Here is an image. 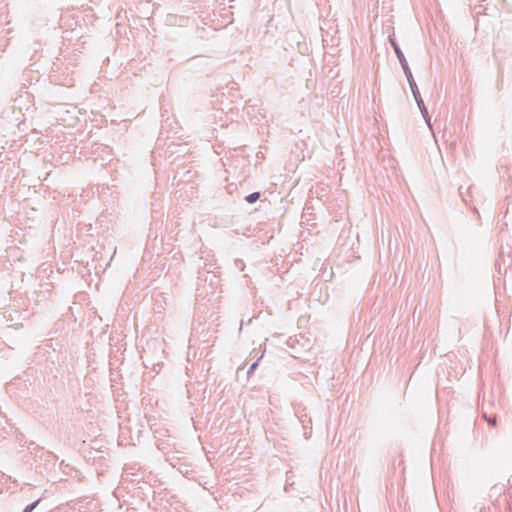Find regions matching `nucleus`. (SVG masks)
<instances>
[{"label": "nucleus", "mask_w": 512, "mask_h": 512, "mask_svg": "<svg viewBox=\"0 0 512 512\" xmlns=\"http://www.w3.org/2000/svg\"><path fill=\"white\" fill-rule=\"evenodd\" d=\"M260 197V194L258 192H254L246 197V200L248 203H254L256 202Z\"/></svg>", "instance_id": "nucleus-1"}, {"label": "nucleus", "mask_w": 512, "mask_h": 512, "mask_svg": "<svg viewBox=\"0 0 512 512\" xmlns=\"http://www.w3.org/2000/svg\"><path fill=\"white\" fill-rule=\"evenodd\" d=\"M39 501H36L35 503L27 506L25 509H24V512H32L35 507L38 505Z\"/></svg>", "instance_id": "nucleus-2"}, {"label": "nucleus", "mask_w": 512, "mask_h": 512, "mask_svg": "<svg viewBox=\"0 0 512 512\" xmlns=\"http://www.w3.org/2000/svg\"><path fill=\"white\" fill-rule=\"evenodd\" d=\"M488 422H489L492 426H495V425H496V420H495V419H488Z\"/></svg>", "instance_id": "nucleus-3"}]
</instances>
